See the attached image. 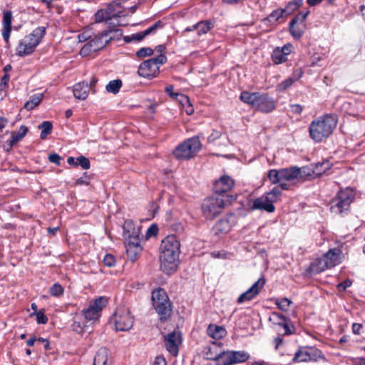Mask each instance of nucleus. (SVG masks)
<instances>
[{
    "label": "nucleus",
    "mask_w": 365,
    "mask_h": 365,
    "mask_svg": "<svg viewBox=\"0 0 365 365\" xmlns=\"http://www.w3.org/2000/svg\"><path fill=\"white\" fill-rule=\"evenodd\" d=\"M160 269L166 274L174 272L178 266L180 243L174 235L165 237L160 245Z\"/></svg>",
    "instance_id": "nucleus-1"
},
{
    "label": "nucleus",
    "mask_w": 365,
    "mask_h": 365,
    "mask_svg": "<svg viewBox=\"0 0 365 365\" xmlns=\"http://www.w3.org/2000/svg\"><path fill=\"white\" fill-rule=\"evenodd\" d=\"M338 118L334 114H326L312 121L309 126V136L315 143L328 138L335 130Z\"/></svg>",
    "instance_id": "nucleus-2"
},
{
    "label": "nucleus",
    "mask_w": 365,
    "mask_h": 365,
    "mask_svg": "<svg viewBox=\"0 0 365 365\" xmlns=\"http://www.w3.org/2000/svg\"><path fill=\"white\" fill-rule=\"evenodd\" d=\"M307 175H309V173H307L305 168H299L292 166L279 170H270L267 176L272 183H279L281 189L288 190L289 187L288 182L295 183L297 181L303 180Z\"/></svg>",
    "instance_id": "nucleus-3"
},
{
    "label": "nucleus",
    "mask_w": 365,
    "mask_h": 365,
    "mask_svg": "<svg viewBox=\"0 0 365 365\" xmlns=\"http://www.w3.org/2000/svg\"><path fill=\"white\" fill-rule=\"evenodd\" d=\"M46 34V28L40 26L35 29L33 32L26 36L19 41L16 51L19 56H25L32 53Z\"/></svg>",
    "instance_id": "nucleus-4"
},
{
    "label": "nucleus",
    "mask_w": 365,
    "mask_h": 365,
    "mask_svg": "<svg viewBox=\"0 0 365 365\" xmlns=\"http://www.w3.org/2000/svg\"><path fill=\"white\" fill-rule=\"evenodd\" d=\"M341 251L339 249L334 248L329 250L320 258L317 259L312 264V269L316 273H319L327 269L331 268L339 264L341 262Z\"/></svg>",
    "instance_id": "nucleus-5"
},
{
    "label": "nucleus",
    "mask_w": 365,
    "mask_h": 365,
    "mask_svg": "<svg viewBox=\"0 0 365 365\" xmlns=\"http://www.w3.org/2000/svg\"><path fill=\"white\" fill-rule=\"evenodd\" d=\"M354 197V190L349 187L339 190L330 202L331 212L335 215H341L349 210Z\"/></svg>",
    "instance_id": "nucleus-6"
},
{
    "label": "nucleus",
    "mask_w": 365,
    "mask_h": 365,
    "mask_svg": "<svg viewBox=\"0 0 365 365\" xmlns=\"http://www.w3.org/2000/svg\"><path fill=\"white\" fill-rule=\"evenodd\" d=\"M201 148L198 137H192L180 144L173 153L177 159L187 160L193 158Z\"/></svg>",
    "instance_id": "nucleus-7"
},
{
    "label": "nucleus",
    "mask_w": 365,
    "mask_h": 365,
    "mask_svg": "<svg viewBox=\"0 0 365 365\" xmlns=\"http://www.w3.org/2000/svg\"><path fill=\"white\" fill-rule=\"evenodd\" d=\"M153 305L161 320L166 319L170 314L171 306L164 289L159 288L152 292Z\"/></svg>",
    "instance_id": "nucleus-8"
},
{
    "label": "nucleus",
    "mask_w": 365,
    "mask_h": 365,
    "mask_svg": "<svg viewBox=\"0 0 365 365\" xmlns=\"http://www.w3.org/2000/svg\"><path fill=\"white\" fill-rule=\"evenodd\" d=\"M225 207V200L222 195L210 197L204 200L202 210L204 217L212 220L220 215Z\"/></svg>",
    "instance_id": "nucleus-9"
},
{
    "label": "nucleus",
    "mask_w": 365,
    "mask_h": 365,
    "mask_svg": "<svg viewBox=\"0 0 365 365\" xmlns=\"http://www.w3.org/2000/svg\"><path fill=\"white\" fill-rule=\"evenodd\" d=\"M111 322L116 331H126L133 327L134 319L128 308L120 307L115 311Z\"/></svg>",
    "instance_id": "nucleus-10"
},
{
    "label": "nucleus",
    "mask_w": 365,
    "mask_h": 365,
    "mask_svg": "<svg viewBox=\"0 0 365 365\" xmlns=\"http://www.w3.org/2000/svg\"><path fill=\"white\" fill-rule=\"evenodd\" d=\"M123 228L125 248L141 247L139 239V230L134 227L133 222L131 220H125Z\"/></svg>",
    "instance_id": "nucleus-11"
},
{
    "label": "nucleus",
    "mask_w": 365,
    "mask_h": 365,
    "mask_svg": "<svg viewBox=\"0 0 365 365\" xmlns=\"http://www.w3.org/2000/svg\"><path fill=\"white\" fill-rule=\"evenodd\" d=\"M269 320L273 321L279 335H290L294 332L295 329L291 320L281 314L272 313Z\"/></svg>",
    "instance_id": "nucleus-12"
},
{
    "label": "nucleus",
    "mask_w": 365,
    "mask_h": 365,
    "mask_svg": "<svg viewBox=\"0 0 365 365\" xmlns=\"http://www.w3.org/2000/svg\"><path fill=\"white\" fill-rule=\"evenodd\" d=\"M106 36L103 35V31L96 35L87 43H86L80 51L82 56H89L93 52H96L108 44Z\"/></svg>",
    "instance_id": "nucleus-13"
},
{
    "label": "nucleus",
    "mask_w": 365,
    "mask_h": 365,
    "mask_svg": "<svg viewBox=\"0 0 365 365\" xmlns=\"http://www.w3.org/2000/svg\"><path fill=\"white\" fill-rule=\"evenodd\" d=\"M107 300L100 297L90 302L86 309L83 310V314L87 320H96L100 317L101 312L106 307Z\"/></svg>",
    "instance_id": "nucleus-14"
},
{
    "label": "nucleus",
    "mask_w": 365,
    "mask_h": 365,
    "mask_svg": "<svg viewBox=\"0 0 365 365\" xmlns=\"http://www.w3.org/2000/svg\"><path fill=\"white\" fill-rule=\"evenodd\" d=\"M322 357V353L314 347L299 349L294 354L293 361L297 362L317 361Z\"/></svg>",
    "instance_id": "nucleus-15"
},
{
    "label": "nucleus",
    "mask_w": 365,
    "mask_h": 365,
    "mask_svg": "<svg viewBox=\"0 0 365 365\" xmlns=\"http://www.w3.org/2000/svg\"><path fill=\"white\" fill-rule=\"evenodd\" d=\"M237 217L233 214L226 215L219 220L213 227V232L217 235H223L228 233L236 224Z\"/></svg>",
    "instance_id": "nucleus-16"
},
{
    "label": "nucleus",
    "mask_w": 365,
    "mask_h": 365,
    "mask_svg": "<svg viewBox=\"0 0 365 365\" xmlns=\"http://www.w3.org/2000/svg\"><path fill=\"white\" fill-rule=\"evenodd\" d=\"M182 343L181 334L178 331H174L165 336V344L168 351L176 356L179 352V346Z\"/></svg>",
    "instance_id": "nucleus-17"
},
{
    "label": "nucleus",
    "mask_w": 365,
    "mask_h": 365,
    "mask_svg": "<svg viewBox=\"0 0 365 365\" xmlns=\"http://www.w3.org/2000/svg\"><path fill=\"white\" fill-rule=\"evenodd\" d=\"M264 284L265 279L263 277L259 278L250 289L240 295L237 299V302L242 304L245 302L253 299L259 293Z\"/></svg>",
    "instance_id": "nucleus-18"
},
{
    "label": "nucleus",
    "mask_w": 365,
    "mask_h": 365,
    "mask_svg": "<svg viewBox=\"0 0 365 365\" xmlns=\"http://www.w3.org/2000/svg\"><path fill=\"white\" fill-rule=\"evenodd\" d=\"M275 107V102L272 98L269 97L267 93H259L255 108V110L267 113L274 110Z\"/></svg>",
    "instance_id": "nucleus-19"
},
{
    "label": "nucleus",
    "mask_w": 365,
    "mask_h": 365,
    "mask_svg": "<svg viewBox=\"0 0 365 365\" xmlns=\"http://www.w3.org/2000/svg\"><path fill=\"white\" fill-rule=\"evenodd\" d=\"M159 67L156 66L150 59L143 61L139 66L138 73L139 76L151 78L156 76L158 73Z\"/></svg>",
    "instance_id": "nucleus-20"
},
{
    "label": "nucleus",
    "mask_w": 365,
    "mask_h": 365,
    "mask_svg": "<svg viewBox=\"0 0 365 365\" xmlns=\"http://www.w3.org/2000/svg\"><path fill=\"white\" fill-rule=\"evenodd\" d=\"M235 182L228 175H223L214 184V190L218 195L230 191L234 186Z\"/></svg>",
    "instance_id": "nucleus-21"
},
{
    "label": "nucleus",
    "mask_w": 365,
    "mask_h": 365,
    "mask_svg": "<svg viewBox=\"0 0 365 365\" xmlns=\"http://www.w3.org/2000/svg\"><path fill=\"white\" fill-rule=\"evenodd\" d=\"M162 27H163V23H162L161 21L159 20L157 22H155L153 26H150L149 28H148L145 31H140V32H138V33H136V34H132L130 36H125L124 37L125 41L128 42V43L131 42L133 41H140L146 36L152 34L156 29H158L159 28H162Z\"/></svg>",
    "instance_id": "nucleus-22"
},
{
    "label": "nucleus",
    "mask_w": 365,
    "mask_h": 365,
    "mask_svg": "<svg viewBox=\"0 0 365 365\" xmlns=\"http://www.w3.org/2000/svg\"><path fill=\"white\" fill-rule=\"evenodd\" d=\"M12 14L10 11L4 12L2 21V36L6 44L9 43V37L11 32Z\"/></svg>",
    "instance_id": "nucleus-23"
},
{
    "label": "nucleus",
    "mask_w": 365,
    "mask_h": 365,
    "mask_svg": "<svg viewBox=\"0 0 365 365\" xmlns=\"http://www.w3.org/2000/svg\"><path fill=\"white\" fill-rule=\"evenodd\" d=\"M251 207L252 210H265L268 212H273L275 210L274 206L264 196L255 199Z\"/></svg>",
    "instance_id": "nucleus-24"
},
{
    "label": "nucleus",
    "mask_w": 365,
    "mask_h": 365,
    "mask_svg": "<svg viewBox=\"0 0 365 365\" xmlns=\"http://www.w3.org/2000/svg\"><path fill=\"white\" fill-rule=\"evenodd\" d=\"M90 86L88 83L81 82L74 85L73 95L79 100H85L89 93Z\"/></svg>",
    "instance_id": "nucleus-25"
},
{
    "label": "nucleus",
    "mask_w": 365,
    "mask_h": 365,
    "mask_svg": "<svg viewBox=\"0 0 365 365\" xmlns=\"http://www.w3.org/2000/svg\"><path fill=\"white\" fill-rule=\"evenodd\" d=\"M108 349L106 347H101L97 351L93 365H111L108 362Z\"/></svg>",
    "instance_id": "nucleus-26"
},
{
    "label": "nucleus",
    "mask_w": 365,
    "mask_h": 365,
    "mask_svg": "<svg viewBox=\"0 0 365 365\" xmlns=\"http://www.w3.org/2000/svg\"><path fill=\"white\" fill-rule=\"evenodd\" d=\"M207 334L215 339H220L226 334V330L224 327L215 324H210L207 329Z\"/></svg>",
    "instance_id": "nucleus-27"
},
{
    "label": "nucleus",
    "mask_w": 365,
    "mask_h": 365,
    "mask_svg": "<svg viewBox=\"0 0 365 365\" xmlns=\"http://www.w3.org/2000/svg\"><path fill=\"white\" fill-rule=\"evenodd\" d=\"M259 94V92L250 93L248 91H242L240 94V100L250 105L255 109Z\"/></svg>",
    "instance_id": "nucleus-28"
},
{
    "label": "nucleus",
    "mask_w": 365,
    "mask_h": 365,
    "mask_svg": "<svg viewBox=\"0 0 365 365\" xmlns=\"http://www.w3.org/2000/svg\"><path fill=\"white\" fill-rule=\"evenodd\" d=\"M195 27H197V35L201 36L208 33L214 27V23L210 20L202 21L196 24Z\"/></svg>",
    "instance_id": "nucleus-29"
},
{
    "label": "nucleus",
    "mask_w": 365,
    "mask_h": 365,
    "mask_svg": "<svg viewBox=\"0 0 365 365\" xmlns=\"http://www.w3.org/2000/svg\"><path fill=\"white\" fill-rule=\"evenodd\" d=\"M305 28V24L297 26V24H292V23L289 22V32L295 39H299L302 36Z\"/></svg>",
    "instance_id": "nucleus-30"
},
{
    "label": "nucleus",
    "mask_w": 365,
    "mask_h": 365,
    "mask_svg": "<svg viewBox=\"0 0 365 365\" xmlns=\"http://www.w3.org/2000/svg\"><path fill=\"white\" fill-rule=\"evenodd\" d=\"M27 132L28 128L24 125H21L18 132L13 133L11 134V138L9 140L10 145L12 146L13 145L18 143L26 135Z\"/></svg>",
    "instance_id": "nucleus-31"
},
{
    "label": "nucleus",
    "mask_w": 365,
    "mask_h": 365,
    "mask_svg": "<svg viewBox=\"0 0 365 365\" xmlns=\"http://www.w3.org/2000/svg\"><path fill=\"white\" fill-rule=\"evenodd\" d=\"M331 168V163L329 161L316 163L313 169V173L315 175H321L325 173Z\"/></svg>",
    "instance_id": "nucleus-32"
},
{
    "label": "nucleus",
    "mask_w": 365,
    "mask_h": 365,
    "mask_svg": "<svg viewBox=\"0 0 365 365\" xmlns=\"http://www.w3.org/2000/svg\"><path fill=\"white\" fill-rule=\"evenodd\" d=\"M122 30L118 29H113L103 31V35L106 36V40H108V43L113 41L119 39L122 36Z\"/></svg>",
    "instance_id": "nucleus-33"
},
{
    "label": "nucleus",
    "mask_w": 365,
    "mask_h": 365,
    "mask_svg": "<svg viewBox=\"0 0 365 365\" xmlns=\"http://www.w3.org/2000/svg\"><path fill=\"white\" fill-rule=\"evenodd\" d=\"M303 0H292L289 1L284 9L285 16L292 14L294 11L298 9L302 4Z\"/></svg>",
    "instance_id": "nucleus-34"
},
{
    "label": "nucleus",
    "mask_w": 365,
    "mask_h": 365,
    "mask_svg": "<svg viewBox=\"0 0 365 365\" xmlns=\"http://www.w3.org/2000/svg\"><path fill=\"white\" fill-rule=\"evenodd\" d=\"M217 365H232V359L230 351L223 352L216 359Z\"/></svg>",
    "instance_id": "nucleus-35"
},
{
    "label": "nucleus",
    "mask_w": 365,
    "mask_h": 365,
    "mask_svg": "<svg viewBox=\"0 0 365 365\" xmlns=\"http://www.w3.org/2000/svg\"><path fill=\"white\" fill-rule=\"evenodd\" d=\"M122 86V81L120 79H115L109 81L106 85V89L107 92L116 94L119 92L120 88Z\"/></svg>",
    "instance_id": "nucleus-36"
},
{
    "label": "nucleus",
    "mask_w": 365,
    "mask_h": 365,
    "mask_svg": "<svg viewBox=\"0 0 365 365\" xmlns=\"http://www.w3.org/2000/svg\"><path fill=\"white\" fill-rule=\"evenodd\" d=\"M42 98H43V94H41V93L34 95V96H32V98L29 101H28L25 103L24 108L28 110H31L34 109L36 106H37L41 103V101H42Z\"/></svg>",
    "instance_id": "nucleus-37"
},
{
    "label": "nucleus",
    "mask_w": 365,
    "mask_h": 365,
    "mask_svg": "<svg viewBox=\"0 0 365 365\" xmlns=\"http://www.w3.org/2000/svg\"><path fill=\"white\" fill-rule=\"evenodd\" d=\"M281 187H274L267 193L264 197L270 202L271 204L273 205L274 202H277L281 195Z\"/></svg>",
    "instance_id": "nucleus-38"
},
{
    "label": "nucleus",
    "mask_w": 365,
    "mask_h": 365,
    "mask_svg": "<svg viewBox=\"0 0 365 365\" xmlns=\"http://www.w3.org/2000/svg\"><path fill=\"white\" fill-rule=\"evenodd\" d=\"M302 73L300 72L296 78L289 77V78L285 79L284 81H282L277 86V91H284L287 90L288 88H289L294 83V81H296L297 79H299L302 76Z\"/></svg>",
    "instance_id": "nucleus-39"
},
{
    "label": "nucleus",
    "mask_w": 365,
    "mask_h": 365,
    "mask_svg": "<svg viewBox=\"0 0 365 365\" xmlns=\"http://www.w3.org/2000/svg\"><path fill=\"white\" fill-rule=\"evenodd\" d=\"M53 125L50 121H43L38 125V128L41 129V138L46 139L47 135L51 133Z\"/></svg>",
    "instance_id": "nucleus-40"
},
{
    "label": "nucleus",
    "mask_w": 365,
    "mask_h": 365,
    "mask_svg": "<svg viewBox=\"0 0 365 365\" xmlns=\"http://www.w3.org/2000/svg\"><path fill=\"white\" fill-rule=\"evenodd\" d=\"M232 354V364L241 363L247 361L249 355L244 351H230Z\"/></svg>",
    "instance_id": "nucleus-41"
},
{
    "label": "nucleus",
    "mask_w": 365,
    "mask_h": 365,
    "mask_svg": "<svg viewBox=\"0 0 365 365\" xmlns=\"http://www.w3.org/2000/svg\"><path fill=\"white\" fill-rule=\"evenodd\" d=\"M272 59L275 64H280L287 60V57L279 51V48H277L273 51Z\"/></svg>",
    "instance_id": "nucleus-42"
},
{
    "label": "nucleus",
    "mask_w": 365,
    "mask_h": 365,
    "mask_svg": "<svg viewBox=\"0 0 365 365\" xmlns=\"http://www.w3.org/2000/svg\"><path fill=\"white\" fill-rule=\"evenodd\" d=\"M275 304L279 309L286 312L292 304V301L287 298H282L280 299H277Z\"/></svg>",
    "instance_id": "nucleus-43"
},
{
    "label": "nucleus",
    "mask_w": 365,
    "mask_h": 365,
    "mask_svg": "<svg viewBox=\"0 0 365 365\" xmlns=\"http://www.w3.org/2000/svg\"><path fill=\"white\" fill-rule=\"evenodd\" d=\"M63 291H64V289L60 284L55 283L50 288L49 292L51 296L60 297L63 294Z\"/></svg>",
    "instance_id": "nucleus-44"
},
{
    "label": "nucleus",
    "mask_w": 365,
    "mask_h": 365,
    "mask_svg": "<svg viewBox=\"0 0 365 365\" xmlns=\"http://www.w3.org/2000/svg\"><path fill=\"white\" fill-rule=\"evenodd\" d=\"M35 315L36 317V322L39 324H45L48 322V317L44 314V310L41 309L38 311V312L36 313H31L30 316Z\"/></svg>",
    "instance_id": "nucleus-45"
},
{
    "label": "nucleus",
    "mask_w": 365,
    "mask_h": 365,
    "mask_svg": "<svg viewBox=\"0 0 365 365\" xmlns=\"http://www.w3.org/2000/svg\"><path fill=\"white\" fill-rule=\"evenodd\" d=\"M141 251L142 247L126 248L127 255L132 261H134L137 259Z\"/></svg>",
    "instance_id": "nucleus-46"
},
{
    "label": "nucleus",
    "mask_w": 365,
    "mask_h": 365,
    "mask_svg": "<svg viewBox=\"0 0 365 365\" xmlns=\"http://www.w3.org/2000/svg\"><path fill=\"white\" fill-rule=\"evenodd\" d=\"M80 165L83 169L88 170L91 167L90 160L83 155L77 158V166Z\"/></svg>",
    "instance_id": "nucleus-47"
},
{
    "label": "nucleus",
    "mask_w": 365,
    "mask_h": 365,
    "mask_svg": "<svg viewBox=\"0 0 365 365\" xmlns=\"http://www.w3.org/2000/svg\"><path fill=\"white\" fill-rule=\"evenodd\" d=\"M285 16V12L283 9H278L273 11L268 16L269 21H277L281 17Z\"/></svg>",
    "instance_id": "nucleus-48"
},
{
    "label": "nucleus",
    "mask_w": 365,
    "mask_h": 365,
    "mask_svg": "<svg viewBox=\"0 0 365 365\" xmlns=\"http://www.w3.org/2000/svg\"><path fill=\"white\" fill-rule=\"evenodd\" d=\"M309 13V11H306L305 13L300 12L290 22L292 23V24H297L298 23H299V24H304V21L308 16Z\"/></svg>",
    "instance_id": "nucleus-49"
},
{
    "label": "nucleus",
    "mask_w": 365,
    "mask_h": 365,
    "mask_svg": "<svg viewBox=\"0 0 365 365\" xmlns=\"http://www.w3.org/2000/svg\"><path fill=\"white\" fill-rule=\"evenodd\" d=\"M103 262L108 267L115 266L116 262L115 257L110 254H106L103 259Z\"/></svg>",
    "instance_id": "nucleus-50"
},
{
    "label": "nucleus",
    "mask_w": 365,
    "mask_h": 365,
    "mask_svg": "<svg viewBox=\"0 0 365 365\" xmlns=\"http://www.w3.org/2000/svg\"><path fill=\"white\" fill-rule=\"evenodd\" d=\"M153 53V50L149 47H144L139 49L136 55L139 58H144L146 56H150Z\"/></svg>",
    "instance_id": "nucleus-51"
},
{
    "label": "nucleus",
    "mask_w": 365,
    "mask_h": 365,
    "mask_svg": "<svg viewBox=\"0 0 365 365\" xmlns=\"http://www.w3.org/2000/svg\"><path fill=\"white\" fill-rule=\"evenodd\" d=\"M106 20V24H110V21L112 20V18H109L108 19H107L105 16V12L102 10L101 11H98L96 14V21L97 23H100V22H102L103 21Z\"/></svg>",
    "instance_id": "nucleus-52"
},
{
    "label": "nucleus",
    "mask_w": 365,
    "mask_h": 365,
    "mask_svg": "<svg viewBox=\"0 0 365 365\" xmlns=\"http://www.w3.org/2000/svg\"><path fill=\"white\" fill-rule=\"evenodd\" d=\"M150 60L159 67L160 65H163L167 61V57L164 54L160 53L157 57L152 58Z\"/></svg>",
    "instance_id": "nucleus-53"
},
{
    "label": "nucleus",
    "mask_w": 365,
    "mask_h": 365,
    "mask_svg": "<svg viewBox=\"0 0 365 365\" xmlns=\"http://www.w3.org/2000/svg\"><path fill=\"white\" fill-rule=\"evenodd\" d=\"M365 351V345L364 347ZM353 365H365V357H354L351 359Z\"/></svg>",
    "instance_id": "nucleus-54"
},
{
    "label": "nucleus",
    "mask_w": 365,
    "mask_h": 365,
    "mask_svg": "<svg viewBox=\"0 0 365 365\" xmlns=\"http://www.w3.org/2000/svg\"><path fill=\"white\" fill-rule=\"evenodd\" d=\"M48 160L51 163H55L56 165H60L61 158L58 154L53 153L48 156Z\"/></svg>",
    "instance_id": "nucleus-55"
},
{
    "label": "nucleus",
    "mask_w": 365,
    "mask_h": 365,
    "mask_svg": "<svg viewBox=\"0 0 365 365\" xmlns=\"http://www.w3.org/2000/svg\"><path fill=\"white\" fill-rule=\"evenodd\" d=\"M221 133L220 131L214 130L210 135L207 138L208 143H213L215 140L220 138Z\"/></svg>",
    "instance_id": "nucleus-56"
},
{
    "label": "nucleus",
    "mask_w": 365,
    "mask_h": 365,
    "mask_svg": "<svg viewBox=\"0 0 365 365\" xmlns=\"http://www.w3.org/2000/svg\"><path fill=\"white\" fill-rule=\"evenodd\" d=\"M185 101L187 104V106H185V112L187 115H190L193 113L194 108L190 102V99L187 96L185 97Z\"/></svg>",
    "instance_id": "nucleus-57"
},
{
    "label": "nucleus",
    "mask_w": 365,
    "mask_h": 365,
    "mask_svg": "<svg viewBox=\"0 0 365 365\" xmlns=\"http://www.w3.org/2000/svg\"><path fill=\"white\" fill-rule=\"evenodd\" d=\"M78 40L80 42H84L91 38V34L89 31H86L78 35Z\"/></svg>",
    "instance_id": "nucleus-58"
},
{
    "label": "nucleus",
    "mask_w": 365,
    "mask_h": 365,
    "mask_svg": "<svg viewBox=\"0 0 365 365\" xmlns=\"http://www.w3.org/2000/svg\"><path fill=\"white\" fill-rule=\"evenodd\" d=\"M173 90L174 87L173 85H169L166 86L165 88V91L168 93L169 96H170L171 98H176L178 96V93H174Z\"/></svg>",
    "instance_id": "nucleus-59"
},
{
    "label": "nucleus",
    "mask_w": 365,
    "mask_h": 365,
    "mask_svg": "<svg viewBox=\"0 0 365 365\" xmlns=\"http://www.w3.org/2000/svg\"><path fill=\"white\" fill-rule=\"evenodd\" d=\"M292 47V46L289 43L285 44L281 49L279 48V51L287 57V56L291 53Z\"/></svg>",
    "instance_id": "nucleus-60"
},
{
    "label": "nucleus",
    "mask_w": 365,
    "mask_h": 365,
    "mask_svg": "<svg viewBox=\"0 0 365 365\" xmlns=\"http://www.w3.org/2000/svg\"><path fill=\"white\" fill-rule=\"evenodd\" d=\"M351 285V282L350 280H345L343 282L340 283L338 285V288L339 290H345L346 288L349 287Z\"/></svg>",
    "instance_id": "nucleus-61"
},
{
    "label": "nucleus",
    "mask_w": 365,
    "mask_h": 365,
    "mask_svg": "<svg viewBox=\"0 0 365 365\" xmlns=\"http://www.w3.org/2000/svg\"><path fill=\"white\" fill-rule=\"evenodd\" d=\"M153 365H167V362L163 356H159L155 358Z\"/></svg>",
    "instance_id": "nucleus-62"
},
{
    "label": "nucleus",
    "mask_w": 365,
    "mask_h": 365,
    "mask_svg": "<svg viewBox=\"0 0 365 365\" xmlns=\"http://www.w3.org/2000/svg\"><path fill=\"white\" fill-rule=\"evenodd\" d=\"M291 110L294 113L300 114L302 111V106H300L299 104L292 105Z\"/></svg>",
    "instance_id": "nucleus-63"
},
{
    "label": "nucleus",
    "mask_w": 365,
    "mask_h": 365,
    "mask_svg": "<svg viewBox=\"0 0 365 365\" xmlns=\"http://www.w3.org/2000/svg\"><path fill=\"white\" fill-rule=\"evenodd\" d=\"M361 329L362 324H361L354 323L352 324V331L356 334H359Z\"/></svg>",
    "instance_id": "nucleus-64"
}]
</instances>
